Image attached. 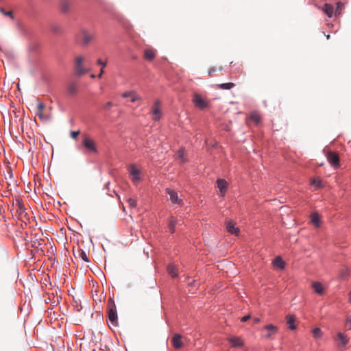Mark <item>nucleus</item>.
<instances>
[{"mask_svg": "<svg viewBox=\"0 0 351 351\" xmlns=\"http://www.w3.org/2000/svg\"><path fill=\"white\" fill-rule=\"evenodd\" d=\"M166 193L169 195L170 200L173 204H181L182 203V200L179 199L178 193L174 190L167 188Z\"/></svg>", "mask_w": 351, "mask_h": 351, "instance_id": "nucleus-9", "label": "nucleus"}, {"mask_svg": "<svg viewBox=\"0 0 351 351\" xmlns=\"http://www.w3.org/2000/svg\"><path fill=\"white\" fill-rule=\"evenodd\" d=\"M122 97L130 98V101L133 103L141 99V97L135 91H126L122 94Z\"/></svg>", "mask_w": 351, "mask_h": 351, "instance_id": "nucleus-13", "label": "nucleus"}, {"mask_svg": "<svg viewBox=\"0 0 351 351\" xmlns=\"http://www.w3.org/2000/svg\"><path fill=\"white\" fill-rule=\"evenodd\" d=\"M346 326L350 330H351V316L347 319V322H346Z\"/></svg>", "mask_w": 351, "mask_h": 351, "instance_id": "nucleus-41", "label": "nucleus"}, {"mask_svg": "<svg viewBox=\"0 0 351 351\" xmlns=\"http://www.w3.org/2000/svg\"><path fill=\"white\" fill-rule=\"evenodd\" d=\"M311 222L313 225H315L316 227H319L320 226V217L318 213H313L311 215Z\"/></svg>", "mask_w": 351, "mask_h": 351, "instance_id": "nucleus-28", "label": "nucleus"}, {"mask_svg": "<svg viewBox=\"0 0 351 351\" xmlns=\"http://www.w3.org/2000/svg\"><path fill=\"white\" fill-rule=\"evenodd\" d=\"M45 108V104L42 102H39L37 105V111H43Z\"/></svg>", "mask_w": 351, "mask_h": 351, "instance_id": "nucleus-38", "label": "nucleus"}, {"mask_svg": "<svg viewBox=\"0 0 351 351\" xmlns=\"http://www.w3.org/2000/svg\"><path fill=\"white\" fill-rule=\"evenodd\" d=\"M97 64L101 65L102 66L101 68H104L106 66V62H104L100 59L97 60Z\"/></svg>", "mask_w": 351, "mask_h": 351, "instance_id": "nucleus-42", "label": "nucleus"}, {"mask_svg": "<svg viewBox=\"0 0 351 351\" xmlns=\"http://www.w3.org/2000/svg\"><path fill=\"white\" fill-rule=\"evenodd\" d=\"M348 301L349 302H351V291L348 294Z\"/></svg>", "mask_w": 351, "mask_h": 351, "instance_id": "nucleus-49", "label": "nucleus"}, {"mask_svg": "<svg viewBox=\"0 0 351 351\" xmlns=\"http://www.w3.org/2000/svg\"><path fill=\"white\" fill-rule=\"evenodd\" d=\"M273 264L275 267L282 269L285 268V263L280 256H277L273 261Z\"/></svg>", "mask_w": 351, "mask_h": 351, "instance_id": "nucleus-24", "label": "nucleus"}, {"mask_svg": "<svg viewBox=\"0 0 351 351\" xmlns=\"http://www.w3.org/2000/svg\"><path fill=\"white\" fill-rule=\"evenodd\" d=\"M130 173L132 177L133 182H138L141 180L139 175L140 171L134 165H131L130 167Z\"/></svg>", "mask_w": 351, "mask_h": 351, "instance_id": "nucleus-11", "label": "nucleus"}, {"mask_svg": "<svg viewBox=\"0 0 351 351\" xmlns=\"http://www.w3.org/2000/svg\"><path fill=\"white\" fill-rule=\"evenodd\" d=\"M167 271L169 274L172 278H176L178 276V269L173 264H170L168 265Z\"/></svg>", "mask_w": 351, "mask_h": 351, "instance_id": "nucleus-26", "label": "nucleus"}, {"mask_svg": "<svg viewBox=\"0 0 351 351\" xmlns=\"http://www.w3.org/2000/svg\"><path fill=\"white\" fill-rule=\"evenodd\" d=\"M259 322H260V319H259V318H258V317H254V318L253 319V323H254V324H258V323H259Z\"/></svg>", "mask_w": 351, "mask_h": 351, "instance_id": "nucleus-45", "label": "nucleus"}, {"mask_svg": "<svg viewBox=\"0 0 351 351\" xmlns=\"http://www.w3.org/2000/svg\"><path fill=\"white\" fill-rule=\"evenodd\" d=\"M322 11L328 16L332 17L334 12L333 6L329 3H325L322 8Z\"/></svg>", "mask_w": 351, "mask_h": 351, "instance_id": "nucleus-20", "label": "nucleus"}, {"mask_svg": "<svg viewBox=\"0 0 351 351\" xmlns=\"http://www.w3.org/2000/svg\"><path fill=\"white\" fill-rule=\"evenodd\" d=\"M337 341H339V346H345L348 343V338L343 333L339 332L337 336Z\"/></svg>", "mask_w": 351, "mask_h": 351, "instance_id": "nucleus-17", "label": "nucleus"}, {"mask_svg": "<svg viewBox=\"0 0 351 351\" xmlns=\"http://www.w3.org/2000/svg\"><path fill=\"white\" fill-rule=\"evenodd\" d=\"M80 132L79 130L77 131H71L70 133V136L73 139H77L78 135L80 134Z\"/></svg>", "mask_w": 351, "mask_h": 351, "instance_id": "nucleus-37", "label": "nucleus"}, {"mask_svg": "<svg viewBox=\"0 0 351 351\" xmlns=\"http://www.w3.org/2000/svg\"><path fill=\"white\" fill-rule=\"evenodd\" d=\"M160 101L157 100L152 106V114L154 121H158L161 117L162 112L160 108Z\"/></svg>", "mask_w": 351, "mask_h": 351, "instance_id": "nucleus-6", "label": "nucleus"}, {"mask_svg": "<svg viewBox=\"0 0 351 351\" xmlns=\"http://www.w3.org/2000/svg\"><path fill=\"white\" fill-rule=\"evenodd\" d=\"M108 316L110 322L116 325L117 323V308L114 300L112 298H110L108 300Z\"/></svg>", "mask_w": 351, "mask_h": 351, "instance_id": "nucleus-2", "label": "nucleus"}, {"mask_svg": "<svg viewBox=\"0 0 351 351\" xmlns=\"http://www.w3.org/2000/svg\"><path fill=\"white\" fill-rule=\"evenodd\" d=\"M176 159L180 164H184L186 162L187 159L185 154L184 148H180L176 154Z\"/></svg>", "mask_w": 351, "mask_h": 351, "instance_id": "nucleus-12", "label": "nucleus"}, {"mask_svg": "<svg viewBox=\"0 0 351 351\" xmlns=\"http://www.w3.org/2000/svg\"><path fill=\"white\" fill-rule=\"evenodd\" d=\"M82 145L90 153H97L95 142L87 135L82 136Z\"/></svg>", "mask_w": 351, "mask_h": 351, "instance_id": "nucleus-3", "label": "nucleus"}, {"mask_svg": "<svg viewBox=\"0 0 351 351\" xmlns=\"http://www.w3.org/2000/svg\"><path fill=\"white\" fill-rule=\"evenodd\" d=\"M342 5L340 3H337V9L335 11V14H339L341 10Z\"/></svg>", "mask_w": 351, "mask_h": 351, "instance_id": "nucleus-39", "label": "nucleus"}, {"mask_svg": "<svg viewBox=\"0 0 351 351\" xmlns=\"http://www.w3.org/2000/svg\"><path fill=\"white\" fill-rule=\"evenodd\" d=\"M128 203L130 206V207L131 208H136V205H137V203H136V199H133V198H129L128 199Z\"/></svg>", "mask_w": 351, "mask_h": 351, "instance_id": "nucleus-36", "label": "nucleus"}, {"mask_svg": "<svg viewBox=\"0 0 351 351\" xmlns=\"http://www.w3.org/2000/svg\"><path fill=\"white\" fill-rule=\"evenodd\" d=\"M104 68H101V70H100V72H99V75H97V77H98L99 78H101V76H102V74L104 73Z\"/></svg>", "mask_w": 351, "mask_h": 351, "instance_id": "nucleus-46", "label": "nucleus"}, {"mask_svg": "<svg viewBox=\"0 0 351 351\" xmlns=\"http://www.w3.org/2000/svg\"><path fill=\"white\" fill-rule=\"evenodd\" d=\"M287 319V324L288 325L289 329L295 330L296 328V325L295 324V317L294 315H288L286 317Z\"/></svg>", "mask_w": 351, "mask_h": 351, "instance_id": "nucleus-19", "label": "nucleus"}, {"mask_svg": "<svg viewBox=\"0 0 351 351\" xmlns=\"http://www.w3.org/2000/svg\"><path fill=\"white\" fill-rule=\"evenodd\" d=\"M193 102L195 107L202 110L207 108L208 106V102L197 93L193 94Z\"/></svg>", "mask_w": 351, "mask_h": 351, "instance_id": "nucleus-4", "label": "nucleus"}, {"mask_svg": "<svg viewBox=\"0 0 351 351\" xmlns=\"http://www.w3.org/2000/svg\"><path fill=\"white\" fill-rule=\"evenodd\" d=\"M312 332L315 339H319L322 337L323 333L319 328H315Z\"/></svg>", "mask_w": 351, "mask_h": 351, "instance_id": "nucleus-32", "label": "nucleus"}, {"mask_svg": "<svg viewBox=\"0 0 351 351\" xmlns=\"http://www.w3.org/2000/svg\"><path fill=\"white\" fill-rule=\"evenodd\" d=\"M177 224V220L175 217H171L168 224V228L171 233L175 232V227Z\"/></svg>", "mask_w": 351, "mask_h": 351, "instance_id": "nucleus-29", "label": "nucleus"}, {"mask_svg": "<svg viewBox=\"0 0 351 351\" xmlns=\"http://www.w3.org/2000/svg\"><path fill=\"white\" fill-rule=\"evenodd\" d=\"M235 86V84L232 82L223 83L219 84H216L215 88L218 89L223 90H230Z\"/></svg>", "mask_w": 351, "mask_h": 351, "instance_id": "nucleus-22", "label": "nucleus"}, {"mask_svg": "<svg viewBox=\"0 0 351 351\" xmlns=\"http://www.w3.org/2000/svg\"><path fill=\"white\" fill-rule=\"evenodd\" d=\"M350 274V270L348 267H343L339 270V278L341 280H345L348 279Z\"/></svg>", "mask_w": 351, "mask_h": 351, "instance_id": "nucleus-25", "label": "nucleus"}, {"mask_svg": "<svg viewBox=\"0 0 351 351\" xmlns=\"http://www.w3.org/2000/svg\"><path fill=\"white\" fill-rule=\"evenodd\" d=\"M217 187L219 189L220 193H221V196H223L228 187L227 182L223 179H219L217 180Z\"/></svg>", "mask_w": 351, "mask_h": 351, "instance_id": "nucleus-16", "label": "nucleus"}, {"mask_svg": "<svg viewBox=\"0 0 351 351\" xmlns=\"http://www.w3.org/2000/svg\"><path fill=\"white\" fill-rule=\"evenodd\" d=\"M82 37V42L84 45H87L89 44V43L93 40L95 38V36L93 34H91L88 32L86 29H83L81 32Z\"/></svg>", "mask_w": 351, "mask_h": 351, "instance_id": "nucleus-10", "label": "nucleus"}, {"mask_svg": "<svg viewBox=\"0 0 351 351\" xmlns=\"http://www.w3.org/2000/svg\"><path fill=\"white\" fill-rule=\"evenodd\" d=\"M215 71V69H211L209 70L208 71V75L209 76H211L212 75V73Z\"/></svg>", "mask_w": 351, "mask_h": 351, "instance_id": "nucleus-47", "label": "nucleus"}, {"mask_svg": "<svg viewBox=\"0 0 351 351\" xmlns=\"http://www.w3.org/2000/svg\"><path fill=\"white\" fill-rule=\"evenodd\" d=\"M52 31L53 32H58L60 31V28L58 27H53Z\"/></svg>", "mask_w": 351, "mask_h": 351, "instance_id": "nucleus-44", "label": "nucleus"}, {"mask_svg": "<svg viewBox=\"0 0 351 351\" xmlns=\"http://www.w3.org/2000/svg\"><path fill=\"white\" fill-rule=\"evenodd\" d=\"M249 119L251 121H252L253 122H254L256 124H258L260 122V120H261L260 115L256 112H252L250 114Z\"/></svg>", "mask_w": 351, "mask_h": 351, "instance_id": "nucleus-30", "label": "nucleus"}, {"mask_svg": "<svg viewBox=\"0 0 351 351\" xmlns=\"http://www.w3.org/2000/svg\"><path fill=\"white\" fill-rule=\"evenodd\" d=\"M182 336L179 334H175L172 338V343L176 349H180L182 347Z\"/></svg>", "mask_w": 351, "mask_h": 351, "instance_id": "nucleus-15", "label": "nucleus"}, {"mask_svg": "<svg viewBox=\"0 0 351 351\" xmlns=\"http://www.w3.org/2000/svg\"><path fill=\"white\" fill-rule=\"evenodd\" d=\"M76 253L77 256L85 262L88 263L90 261L86 252L83 250L78 249Z\"/></svg>", "mask_w": 351, "mask_h": 351, "instance_id": "nucleus-31", "label": "nucleus"}, {"mask_svg": "<svg viewBox=\"0 0 351 351\" xmlns=\"http://www.w3.org/2000/svg\"><path fill=\"white\" fill-rule=\"evenodd\" d=\"M326 38H327V39H329L330 38V35H327Z\"/></svg>", "mask_w": 351, "mask_h": 351, "instance_id": "nucleus-51", "label": "nucleus"}, {"mask_svg": "<svg viewBox=\"0 0 351 351\" xmlns=\"http://www.w3.org/2000/svg\"><path fill=\"white\" fill-rule=\"evenodd\" d=\"M312 287L315 291V293H317L319 295H323L324 293V289L323 287V285L319 282H314L312 284Z\"/></svg>", "mask_w": 351, "mask_h": 351, "instance_id": "nucleus-18", "label": "nucleus"}, {"mask_svg": "<svg viewBox=\"0 0 351 351\" xmlns=\"http://www.w3.org/2000/svg\"><path fill=\"white\" fill-rule=\"evenodd\" d=\"M310 184L311 186H315L317 189H320L322 187V181L319 179H311Z\"/></svg>", "mask_w": 351, "mask_h": 351, "instance_id": "nucleus-33", "label": "nucleus"}, {"mask_svg": "<svg viewBox=\"0 0 351 351\" xmlns=\"http://www.w3.org/2000/svg\"><path fill=\"white\" fill-rule=\"evenodd\" d=\"M226 228L227 231L232 234H234L236 236H238L239 234V229L238 227L236 226L235 223L232 220H227L226 221Z\"/></svg>", "mask_w": 351, "mask_h": 351, "instance_id": "nucleus-7", "label": "nucleus"}, {"mask_svg": "<svg viewBox=\"0 0 351 351\" xmlns=\"http://www.w3.org/2000/svg\"><path fill=\"white\" fill-rule=\"evenodd\" d=\"M36 114L43 121H46L49 119L48 117L43 113V111H36Z\"/></svg>", "mask_w": 351, "mask_h": 351, "instance_id": "nucleus-34", "label": "nucleus"}, {"mask_svg": "<svg viewBox=\"0 0 351 351\" xmlns=\"http://www.w3.org/2000/svg\"><path fill=\"white\" fill-rule=\"evenodd\" d=\"M86 58L82 55L77 56L75 58L74 70L75 74L78 76L87 73L90 69L85 66Z\"/></svg>", "mask_w": 351, "mask_h": 351, "instance_id": "nucleus-1", "label": "nucleus"}, {"mask_svg": "<svg viewBox=\"0 0 351 351\" xmlns=\"http://www.w3.org/2000/svg\"><path fill=\"white\" fill-rule=\"evenodd\" d=\"M90 77H91L92 78H95V75L94 74H92V75H90Z\"/></svg>", "mask_w": 351, "mask_h": 351, "instance_id": "nucleus-50", "label": "nucleus"}, {"mask_svg": "<svg viewBox=\"0 0 351 351\" xmlns=\"http://www.w3.org/2000/svg\"><path fill=\"white\" fill-rule=\"evenodd\" d=\"M329 163L335 168L339 167V156L334 152H328L326 155Z\"/></svg>", "mask_w": 351, "mask_h": 351, "instance_id": "nucleus-5", "label": "nucleus"}, {"mask_svg": "<svg viewBox=\"0 0 351 351\" xmlns=\"http://www.w3.org/2000/svg\"><path fill=\"white\" fill-rule=\"evenodd\" d=\"M0 12L4 16H9L12 19H14L13 12L12 11H5L3 8H0Z\"/></svg>", "mask_w": 351, "mask_h": 351, "instance_id": "nucleus-35", "label": "nucleus"}, {"mask_svg": "<svg viewBox=\"0 0 351 351\" xmlns=\"http://www.w3.org/2000/svg\"><path fill=\"white\" fill-rule=\"evenodd\" d=\"M156 53L153 49H147L144 51L145 59L151 61L154 59Z\"/></svg>", "mask_w": 351, "mask_h": 351, "instance_id": "nucleus-23", "label": "nucleus"}, {"mask_svg": "<svg viewBox=\"0 0 351 351\" xmlns=\"http://www.w3.org/2000/svg\"><path fill=\"white\" fill-rule=\"evenodd\" d=\"M263 330L266 331V334L265 335V337L266 339H271L272 336L275 335L278 331V327L274 326L273 324H269L265 326Z\"/></svg>", "mask_w": 351, "mask_h": 351, "instance_id": "nucleus-8", "label": "nucleus"}, {"mask_svg": "<svg viewBox=\"0 0 351 351\" xmlns=\"http://www.w3.org/2000/svg\"><path fill=\"white\" fill-rule=\"evenodd\" d=\"M71 2L69 0L60 1V10L62 12L66 13L69 11Z\"/></svg>", "mask_w": 351, "mask_h": 351, "instance_id": "nucleus-21", "label": "nucleus"}, {"mask_svg": "<svg viewBox=\"0 0 351 351\" xmlns=\"http://www.w3.org/2000/svg\"><path fill=\"white\" fill-rule=\"evenodd\" d=\"M232 347L239 348L243 346V341L239 337H230L228 339Z\"/></svg>", "mask_w": 351, "mask_h": 351, "instance_id": "nucleus-14", "label": "nucleus"}, {"mask_svg": "<svg viewBox=\"0 0 351 351\" xmlns=\"http://www.w3.org/2000/svg\"><path fill=\"white\" fill-rule=\"evenodd\" d=\"M67 90L71 95H75L77 92V84L75 82L69 83Z\"/></svg>", "mask_w": 351, "mask_h": 351, "instance_id": "nucleus-27", "label": "nucleus"}, {"mask_svg": "<svg viewBox=\"0 0 351 351\" xmlns=\"http://www.w3.org/2000/svg\"><path fill=\"white\" fill-rule=\"evenodd\" d=\"M19 210H20V213L21 214L22 212H23V207L21 204L19 206Z\"/></svg>", "mask_w": 351, "mask_h": 351, "instance_id": "nucleus-48", "label": "nucleus"}, {"mask_svg": "<svg viewBox=\"0 0 351 351\" xmlns=\"http://www.w3.org/2000/svg\"><path fill=\"white\" fill-rule=\"evenodd\" d=\"M250 315H246V316H244L241 319V321L242 322H247L248 319H250Z\"/></svg>", "mask_w": 351, "mask_h": 351, "instance_id": "nucleus-43", "label": "nucleus"}, {"mask_svg": "<svg viewBox=\"0 0 351 351\" xmlns=\"http://www.w3.org/2000/svg\"><path fill=\"white\" fill-rule=\"evenodd\" d=\"M112 105L113 104L111 101H108L104 106V108L105 110H109L112 106Z\"/></svg>", "mask_w": 351, "mask_h": 351, "instance_id": "nucleus-40", "label": "nucleus"}]
</instances>
